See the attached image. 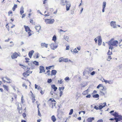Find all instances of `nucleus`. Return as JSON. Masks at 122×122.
Returning a JSON list of instances; mask_svg holds the SVG:
<instances>
[{
    "mask_svg": "<svg viewBox=\"0 0 122 122\" xmlns=\"http://www.w3.org/2000/svg\"><path fill=\"white\" fill-rule=\"evenodd\" d=\"M31 31H28V34L29 35V36H30L31 35V34L30 33V32Z\"/></svg>",
    "mask_w": 122,
    "mask_h": 122,
    "instance_id": "obj_56",
    "label": "nucleus"
},
{
    "mask_svg": "<svg viewBox=\"0 0 122 122\" xmlns=\"http://www.w3.org/2000/svg\"><path fill=\"white\" fill-rule=\"evenodd\" d=\"M56 102L55 101L54 99H53V100L51 102L50 104L52 105V108H53L55 106Z\"/></svg>",
    "mask_w": 122,
    "mask_h": 122,
    "instance_id": "obj_10",
    "label": "nucleus"
},
{
    "mask_svg": "<svg viewBox=\"0 0 122 122\" xmlns=\"http://www.w3.org/2000/svg\"><path fill=\"white\" fill-rule=\"evenodd\" d=\"M5 78L6 79H7V80L8 81H11V80L10 78H8L6 76H5Z\"/></svg>",
    "mask_w": 122,
    "mask_h": 122,
    "instance_id": "obj_53",
    "label": "nucleus"
},
{
    "mask_svg": "<svg viewBox=\"0 0 122 122\" xmlns=\"http://www.w3.org/2000/svg\"><path fill=\"white\" fill-rule=\"evenodd\" d=\"M48 45V44H46L45 43H42L41 44V46L42 48L45 47L47 48Z\"/></svg>",
    "mask_w": 122,
    "mask_h": 122,
    "instance_id": "obj_9",
    "label": "nucleus"
},
{
    "mask_svg": "<svg viewBox=\"0 0 122 122\" xmlns=\"http://www.w3.org/2000/svg\"><path fill=\"white\" fill-rule=\"evenodd\" d=\"M52 120L54 122H55L56 120V119L54 115H53L51 117Z\"/></svg>",
    "mask_w": 122,
    "mask_h": 122,
    "instance_id": "obj_23",
    "label": "nucleus"
},
{
    "mask_svg": "<svg viewBox=\"0 0 122 122\" xmlns=\"http://www.w3.org/2000/svg\"><path fill=\"white\" fill-rule=\"evenodd\" d=\"M46 73H47V75L48 76H50L51 75V74H50V71L49 70L47 71Z\"/></svg>",
    "mask_w": 122,
    "mask_h": 122,
    "instance_id": "obj_48",
    "label": "nucleus"
},
{
    "mask_svg": "<svg viewBox=\"0 0 122 122\" xmlns=\"http://www.w3.org/2000/svg\"><path fill=\"white\" fill-rule=\"evenodd\" d=\"M64 62H66L68 61V59L67 58H63Z\"/></svg>",
    "mask_w": 122,
    "mask_h": 122,
    "instance_id": "obj_40",
    "label": "nucleus"
},
{
    "mask_svg": "<svg viewBox=\"0 0 122 122\" xmlns=\"http://www.w3.org/2000/svg\"><path fill=\"white\" fill-rule=\"evenodd\" d=\"M33 64H35L36 66H38L39 65V62L36 61H34L33 62Z\"/></svg>",
    "mask_w": 122,
    "mask_h": 122,
    "instance_id": "obj_24",
    "label": "nucleus"
},
{
    "mask_svg": "<svg viewBox=\"0 0 122 122\" xmlns=\"http://www.w3.org/2000/svg\"><path fill=\"white\" fill-rule=\"evenodd\" d=\"M112 115L115 117H118L119 115H118V113L116 112H115L114 113H113L112 114Z\"/></svg>",
    "mask_w": 122,
    "mask_h": 122,
    "instance_id": "obj_21",
    "label": "nucleus"
},
{
    "mask_svg": "<svg viewBox=\"0 0 122 122\" xmlns=\"http://www.w3.org/2000/svg\"><path fill=\"white\" fill-rule=\"evenodd\" d=\"M112 39H111L109 41V43H110V44L112 45L113 46H117V44L118 43V41H117L115 40L114 41H112Z\"/></svg>",
    "mask_w": 122,
    "mask_h": 122,
    "instance_id": "obj_2",
    "label": "nucleus"
},
{
    "mask_svg": "<svg viewBox=\"0 0 122 122\" xmlns=\"http://www.w3.org/2000/svg\"><path fill=\"white\" fill-rule=\"evenodd\" d=\"M22 86L23 87H25L26 89L27 88V86L25 84V83H23Z\"/></svg>",
    "mask_w": 122,
    "mask_h": 122,
    "instance_id": "obj_49",
    "label": "nucleus"
},
{
    "mask_svg": "<svg viewBox=\"0 0 122 122\" xmlns=\"http://www.w3.org/2000/svg\"><path fill=\"white\" fill-rule=\"evenodd\" d=\"M54 66L53 65L52 66H50L49 67H46V69L47 70H48L50 69L52 67H54Z\"/></svg>",
    "mask_w": 122,
    "mask_h": 122,
    "instance_id": "obj_32",
    "label": "nucleus"
},
{
    "mask_svg": "<svg viewBox=\"0 0 122 122\" xmlns=\"http://www.w3.org/2000/svg\"><path fill=\"white\" fill-rule=\"evenodd\" d=\"M106 105V102L104 103L101 105H100L99 106V109L100 110L102 109V108L105 107Z\"/></svg>",
    "mask_w": 122,
    "mask_h": 122,
    "instance_id": "obj_11",
    "label": "nucleus"
},
{
    "mask_svg": "<svg viewBox=\"0 0 122 122\" xmlns=\"http://www.w3.org/2000/svg\"><path fill=\"white\" fill-rule=\"evenodd\" d=\"M23 75L25 77H26L27 76L29 75V74H28L26 72H25L23 73Z\"/></svg>",
    "mask_w": 122,
    "mask_h": 122,
    "instance_id": "obj_20",
    "label": "nucleus"
},
{
    "mask_svg": "<svg viewBox=\"0 0 122 122\" xmlns=\"http://www.w3.org/2000/svg\"><path fill=\"white\" fill-rule=\"evenodd\" d=\"M91 97V95L90 94H89L88 95H87L86 97L87 98H90Z\"/></svg>",
    "mask_w": 122,
    "mask_h": 122,
    "instance_id": "obj_60",
    "label": "nucleus"
},
{
    "mask_svg": "<svg viewBox=\"0 0 122 122\" xmlns=\"http://www.w3.org/2000/svg\"><path fill=\"white\" fill-rule=\"evenodd\" d=\"M55 44L54 43H52L50 45L51 48L53 50H54V46Z\"/></svg>",
    "mask_w": 122,
    "mask_h": 122,
    "instance_id": "obj_22",
    "label": "nucleus"
},
{
    "mask_svg": "<svg viewBox=\"0 0 122 122\" xmlns=\"http://www.w3.org/2000/svg\"><path fill=\"white\" fill-rule=\"evenodd\" d=\"M62 94H63L62 91H60V92L59 93L60 97H61V96Z\"/></svg>",
    "mask_w": 122,
    "mask_h": 122,
    "instance_id": "obj_46",
    "label": "nucleus"
},
{
    "mask_svg": "<svg viewBox=\"0 0 122 122\" xmlns=\"http://www.w3.org/2000/svg\"><path fill=\"white\" fill-rule=\"evenodd\" d=\"M24 26L25 30L26 32L31 31V30L30 29V28L28 26H26L25 25H24Z\"/></svg>",
    "mask_w": 122,
    "mask_h": 122,
    "instance_id": "obj_14",
    "label": "nucleus"
},
{
    "mask_svg": "<svg viewBox=\"0 0 122 122\" xmlns=\"http://www.w3.org/2000/svg\"><path fill=\"white\" fill-rule=\"evenodd\" d=\"M64 89V87H59V90L60 91H61V90H63Z\"/></svg>",
    "mask_w": 122,
    "mask_h": 122,
    "instance_id": "obj_45",
    "label": "nucleus"
},
{
    "mask_svg": "<svg viewBox=\"0 0 122 122\" xmlns=\"http://www.w3.org/2000/svg\"><path fill=\"white\" fill-rule=\"evenodd\" d=\"M107 55H110L112 54V51H110V50H109L107 53Z\"/></svg>",
    "mask_w": 122,
    "mask_h": 122,
    "instance_id": "obj_38",
    "label": "nucleus"
},
{
    "mask_svg": "<svg viewBox=\"0 0 122 122\" xmlns=\"http://www.w3.org/2000/svg\"><path fill=\"white\" fill-rule=\"evenodd\" d=\"M20 66H23L24 67H23V69H24L25 70H26V68L27 67V66H24L23 65H21V64H20Z\"/></svg>",
    "mask_w": 122,
    "mask_h": 122,
    "instance_id": "obj_47",
    "label": "nucleus"
},
{
    "mask_svg": "<svg viewBox=\"0 0 122 122\" xmlns=\"http://www.w3.org/2000/svg\"><path fill=\"white\" fill-rule=\"evenodd\" d=\"M17 108V109L19 111V112L20 113V110H21L22 107H19V104H18Z\"/></svg>",
    "mask_w": 122,
    "mask_h": 122,
    "instance_id": "obj_30",
    "label": "nucleus"
},
{
    "mask_svg": "<svg viewBox=\"0 0 122 122\" xmlns=\"http://www.w3.org/2000/svg\"><path fill=\"white\" fill-rule=\"evenodd\" d=\"M39 69L40 71L39 73H41L43 72H45V67L42 66H40Z\"/></svg>",
    "mask_w": 122,
    "mask_h": 122,
    "instance_id": "obj_5",
    "label": "nucleus"
},
{
    "mask_svg": "<svg viewBox=\"0 0 122 122\" xmlns=\"http://www.w3.org/2000/svg\"><path fill=\"white\" fill-rule=\"evenodd\" d=\"M108 83L109 84H112L113 83V81L111 80L108 81Z\"/></svg>",
    "mask_w": 122,
    "mask_h": 122,
    "instance_id": "obj_55",
    "label": "nucleus"
},
{
    "mask_svg": "<svg viewBox=\"0 0 122 122\" xmlns=\"http://www.w3.org/2000/svg\"><path fill=\"white\" fill-rule=\"evenodd\" d=\"M106 3L105 2H103L102 5V7L105 8L106 5Z\"/></svg>",
    "mask_w": 122,
    "mask_h": 122,
    "instance_id": "obj_36",
    "label": "nucleus"
},
{
    "mask_svg": "<svg viewBox=\"0 0 122 122\" xmlns=\"http://www.w3.org/2000/svg\"><path fill=\"white\" fill-rule=\"evenodd\" d=\"M24 8L22 6L20 9V13L21 15L24 12Z\"/></svg>",
    "mask_w": 122,
    "mask_h": 122,
    "instance_id": "obj_19",
    "label": "nucleus"
},
{
    "mask_svg": "<svg viewBox=\"0 0 122 122\" xmlns=\"http://www.w3.org/2000/svg\"><path fill=\"white\" fill-rule=\"evenodd\" d=\"M3 86L4 88L7 91H8V87L6 85H4Z\"/></svg>",
    "mask_w": 122,
    "mask_h": 122,
    "instance_id": "obj_37",
    "label": "nucleus"
},
{
    "mask_svg": "<svg viewBox=\"0 0 122 122\" xmlns=\"http://www.w3.org/2000/svg\"><path fill=\"white\" fill-rule=\"evenodd\" d=\"M35 27L36 30L38 32H39V30H40L41 28V26L39 25L35 26Z\"/></svg>",
    "mask_w": 122,
    "mask_h": 122,
    "instance_id": "obj_15",
    "label": "nucleus"
},
{
    "mask_svg": "<svg viewBox=\"0 0 122 122\" xmlns=\"http://www.w3.org/2000/svg\"><path fill=\"white\" fill-rule=\"evenodd\" d=\"M65 1L66 0H65L64 1L63 0H61V4L62 5H65V3H66L65 2Z\"/></svg>",
    "mask_w": 122,
    "mask_h": 122,
    "instance_id": "obj_25",
    "label": "nucleus"
},
{
    "mask_svg": "<svg viewBox=\"0 0 122 122\" xmlns=\"http://www.w3.org/2000/svg\"><path fill=\"white\" fill-rule=\"evenodd\" d=\"M93 97L94 98H98L99 97V95L98 94H96L94 95Z\"/></svg>",
    "mask_w": 122,
    "mask_h": 122,
    "instance_id": "obj_27",
    "label": "nucleus"
},
{
    "mask_svg": "<svg viewBox=\"0 0 122 122\" xmlns=\"http://www.w3.org/2000/svg\"><path fill=\"white\" fill-rule=\"evenodd\" d=\"M57 72V71L56 70H52L51 71V75H55Z\"/></svg>",
    "mask_w": 122,
    "mask_h": 122,
    "instance_id": "obj_18",
    "label": "nucleus"
},
{
    "mask_svg": "<svg viewBox=\"0 0 122 122\" xmlns=\"http://www.w3.org/2000/svg\"><path fill=\"white\" fill-rule=\"evenodd\" d=\"M98 45L99 46H100L101 45L102 42V40L101 36H98Z\"/></svg>",
    "mask_w": 122,
    "mask_h": 122,
    "instance_id": "obj_8",
    "label": "nucleus"
},
{
    "mask_svg": "<svg viewBox=\"0 0 122 122\" xmlns=\"http://www.w3.org/2000/svg\"><path fill=\"white\" fill-rule=\"evenodd\" d=\"M21 102L22 103H24V99H23V95L21 97Z\"/></svg>",
    "mask_w": 122,
    "mask_h": 122,
    "instance_id": "obj_42",
    "label": "nucleus"
},
{
    "mask_svg": "<svg viewBox=\"0 0 122 122\" xmlns=\"http://www.w3.org/2000/svg\"><path fill=\"white\" fill-rule=\"evenodd\" d=\"M25 59L26 60L25 62L26 63H27L29 62V60H30V59L27 58H25Z\"/></svg>",
    "mask_w": 122,
    "mask_h": 122,
    "instance_id": "obj_44",
    "label": "nucleus"
},
{
    "mask_svg": "<svg viewBox=\"0 0 122 122\" xmlns=\"http://www.w3.org/2000/svg\"><path fill=\"white\" fill-rule=\"evenodd\" d=\"M89 71L91 72L93 70V68L92 67H90L88 68Z\"/></svg>",
    "mask_w": 122,
    "mask_h": 122,
    "instance_id": "obj_51",
    "label": "nucleus"
},
{
    "mask_svg": "<svg viewBox=\"0 0 122 122\" xmlns=\"http://www.w3.org/2000/svg\"><path fill=\"white\" fill-rule=\"evenodd\" d=\"M62 79H61L60 80H58V83H59L60 84H62L63 82V81H62Z\"/></svg>",
    "mask_w": 122,
    "mask_h": 122,
    "instance_id": "obj_35",
    "label": "nucleus"
},
{
    "mask_svg": "<svg viewBox=\"0 0 122 122\" xmlns=\"http://www.w3.org/2000/svg\"><path fill=\"white\" fill-rule=\"evenodd\" d=\"M51 86L52 88L54 89V91L56 92L57 89V87L55 85H52Z\"/></svg>",
    "mask_w": 122,
    "mask_h": 122,
    "instance_id": "obj_16",
    "label": "nucleus"
},
{
    "mask_svg": "<svg viewBox=\"0 0 122 122\" xmlns=\"http://www.w3.org/2000/svg\"><path fill=\"white\" fill-rule=\"evenodd\" d=\"M65 2L66 4V10L68 11L69 10L70 8L71 7V3L70 2L67 1H65Z\"/></svg>",
    "mask_w": 122,
    "mask_h": 122,
    "instance_id": "obj_3",
    "label": "nucleus"
},
{
    "mask_svg": "<svg viewBox=\"0 0 122 122\" xmlns=\"http://www.w3.org/2000/svg\"><path fill=\"white\" fill-rule=\"evenodd\" d=\"M56 36L55 35L53 36V37H52V40L54 41L55 42L56 40Z\"/></svg>",
    "mask_w": 122,
    "mask_h": 122,
    "instance_id": "obj_31",
    "label": "nucleus"
},
{
    "mask_svg": "<svg viewBox=\"0 0 122 122\" xmlns=\"http://www.w3.org/2000/svg\"><path fill=\"white\" fill-rule=\"evenodd\" d=\"M117 117H115V119H116L115 122H118L122 120V116L121 115H119Z\"/></svg>",
    "mask_w": 122,
    "mask_h": 122,
    "instance_id": "obj_4",
    "label": "nucleus"
},
{
    "mask_svg": "<svg viewBox=\"0 0 122 122\" xmlns=\"http://www.w3.org/2000/svg\"><path fill=\"white\" fill-rule=\"evenodd\" d=\"M52 81V80L51 79H48L47 80V82L48 83H50Z\"/></svg>",
    "mask_w": 122,
    "mask_h": 122,
    "instance_id": "obj_43",
    "label": "nucleus"
},
{
    "mask_svg": "<svg viewBox=\"0 0 122 122\" xmlns=\"http://www.w3.org/2000/svg\"><path fill=\"white\" fill-rule=\"evenodd\" d=\"M17 7V5L15 4L14 6L12 8V10L13 11H14L16 8Z\"/></svg>",
    "mask_w": 122,
    "mask_h": 122,
    "instance_id": "obj_29",
    "label": "nucleus"
},
{
    "mask_svg": "<svg viewBox=\"0 0 122 122\" xmlns=\"http://www.w3.org/2000/svg\"><path fill=\"white\" fill-rule=\"evenodd\" d=\"M69 77H66L65 79V81L68 80H69Z\"/></svg>",
    "mask_w": 122,
    "mask_h": 122,
    "instance_id": "obj_58",
    "label": "nucleus"
},
{
    "mask_svg": "<svg viewBox=\"0 0 122 122\" xmlns=\"http://www.w3.org/2000/svg\"><path fill=\"white\" fill-rule=\"evenodd\" d=\"M59 61L60 62L64 61L63 58V57L60 58L59 59Z\"/></svg>",
    "mask_w": 122,
    "mask_h": 122,
    "instance_id": "obj_28",
    "label": "nucleus"
},
{
    "mask_svg": "<svg viewBox=\"0 0 122 122\" xmlns=\"http://www.w3.org/2000/svg\"><path fill=\"white\" fill-rule=\"evenodd\" d=\"M119 102L121 103V105L122 104V98H120L119 100Z\"/></svg>",
    "mask_w": 122,
    "mask_h": 122,
    "instance_id": "obj_50",
    "label": "nucleus"
},
{
    "mask_svg": "<svg viewBox=\"0 0 122 122\" xmlns=\"http://www.w3.org/2000/svg\"><path fill=\"white\" fill-rule=\"evenodd\" d=\"M64 39L66 40V41H68V37L67 36H64Z\"/></svg>",
    "mask_w": 122,
    "mask_h": 122,
    "instance_id": "obj_41",
    "label": "nucleus"
},
{
    "mask_svg": "<svg viewBox=\"0 0 122 122\" xmlns=\"http://www.w3.org/2000/svg\"><path fill=\"white\" fill-rule=\"evenodd\" d=\"M38 115L40 116H41V115L40 113V111H39V109L38 110Z\"/></svg>",
    "mask_w": 122,
    "mask_h": 122,
    "instance_id": "obj_52",
    "label": "nucleus"
},
{
    "mask_svg": "<svg viewBox=\"0 0 122 122\" xmlns=\"http://www.w3.org/2000/svg\"><path fill=\"white\" fill-rule=\"evenodd\" d=\"M19 56L18 54L15 52L14 53H13V55L11 56V57L12 59L16 58Z\"/></svg>",
    "mask_w": 122,
    "mask_h": 122,
    "instance_id": "obj_7",
    "label": "nucleus"
},
{
    "mask_svg": "<svg viewBox=\"0 0 122 122\" xmlns=\"http://www.w3.org/2000/svg\"><path fill=\"white\" fill-rule=\"evenodd\" d=\"M100 92L102 94V95H103V96L105 95V93L104 92H102V91H101Z\"/></svg>",
    "mask_w": 122,
    "mask_h": 122,
    "instance_id": "obj_62",
    "label": "nucleus"
},
{
    "mask_svg": "<svg viewBox=\"0 0 122 122\" xmlns=\"http://www.w3.org/2000/svg\"><path fill=\"white\" fill-rule=\"evenodd\" d=\"M94 119V118L93 117H90L87 119V121L88 122H91Z\"/></svg>",
    "mask_w": 122,
    "mask_h": 122,
    "instance_id": "obj_17",
    "label": "nucleus"
},
{
    "mask_svg": "<svg viewBox=\"0 0 122 122\" xmlns=\"http://www.w3.org/2000/svg\"><path fill=\"white\" fill-rule=\"evenodd\" d=\"M45 22L46 24H52L55 21V20L53 19H48L45 20Z\"/></svg>",
    "mask_w": 122,
    "mask_h": 122,
    "instance_id": "obj_1",
    "label": "nucleus"
},
{
    "mask_svg": "<svg viewBox=\"0 0 122 122\" xmlns=\"http://www.w3.org/2000/svg\"><path fill=\"white\" fill-rule=\"evenodd\" d=\"M108 45H109V49H111V51L112 50V49L113 48V46H112V45H111L110 44V43H108Z\"/></svg>",
    "mask_w": 122,
    "mask_h": 122,
    "instance_id": "obj_26",
    "label": "nucleus"
},
{
    "mask_svg": "<svg viewBox=\"0 0 122 122\" xmlns=\"http://www.w3.org/2000/svg\"><path fill=\"white\" fill-rule=\"evenodd\" d=\"M103 121L102 119H100L98 120L97 122H103Z\"/></svg>",
    "mask_w": 122,
    "mask_h": 122,
    "instance_id": "obj_64",
    "label": "nucleus"
},
{
    "mask_svg": "<svg viewBox=\"0 0 122 122\" xmlns=\"http://www.w3.org/2000/svg\"><path fill=\"white\" fill-rule=\"evenodd\" d=\"M94 108L97 110H98V109H99V108H98V107H97V106H95L94 107Z\"/></svg>",
    "mask_w": 122,
    "mask_h": 122,
    "instance_id": "obj_61",
    "label": "nucleus"
},
{
    "mask_svg": "<svg viewBox=\"0 0 122 122\" xmlns=\"http://www.w3.org/2000/svg\"><path fill=\"white\" fill-rule=\"evenodd\" d=\"M73 112V109H71L70 111V112L69 113V115H71Z\"/></svg>",
    "mask_w": 122,
    "mask_h": 122,
    "instance_id": "obj_33",
    "label": "nucleus"
},
{
    "mask_svg": "<svg viewBox=\"0 0 122 122\" xmlns=\"http://www.w3.org/2000/svg\"><path fill=\"white\" fill-rule=\"evenodd\" d=\"M37 89L38 90H42V88H41V87H40V86H39L37 88Z\"/></svg>",
    "mask_w": 122,
    "mask_h": 122,
    "instance_id": "obj_63",
    "label": "nucleus"
},
{
    "mask_svg": "<svg viewBox=\"0 0 122 122\" xmlns=\"http://www.w3.org/2000/svg\"><path fill=\"white\" fill-rule=\"evenodd\" d=\"M111 59L112 58L111 57V56H108L107 58V60L108 61H110Z\"/></svg>",
    "mask_w": 122,
    "mask_h": 122,
    "instance_id": "obj_39",
    "label": "nucleus"
},
{
    "mask_svg": "<svg viewBox=\"0 0 122 122\" xmlns=\"http://www.w3.org/2000/svg\"><path fill=\"white\" fill-rule=\"evenodd\" d=\"M87 72V71L86 70H84L83 73V75L85 76Z\"/></svg>",
    "mask_w": 122,
    "mask_h": 122,
    "instance_id": "obj_34",
    "label": "nucleus"
},
{
    "mask_svg": "<svg viewBox=\"0 0 122 122\" xmlns=\"http://www.w3.org/2000/svg\"><path fill=\"white\" fill-rule=\"evenodd\" d=\"M41 93V94L43 95L44 94V91H43L41 90V91H40Z\"/></svg>",
    "mask_w": 122,
    "mask_h": 122,
    "instance_id": "obj_59",
    "label": "nucleus"
},
{
    "mask_svg": "<svg viewBox=\"0 0 122 122\" xmlns=\"http://www.w3.org/2000/svg\"><path fill=\"white\" fill-rule=\"evenodd\" d=\"M34 51L33 50H31L28 53V55L29 56V57L31 58V57L33 55V54L34 53Z\"/></svg>",
    "mask_w": 122,
    "mask_h": 122,
    "instance_id": "obj_13",
    "label": "nucleus"
},
{
    "mask_svg": "<svg viewBox=\"0 0 122 122\" xmlns=\"http://www.w3.org/2000/svg\"><path fill=\"white\" fill-rule=\"evenodd\" d=\"M95 71H93L90 73V74L92 75H93L95 74Z\"/></svg>",
    "mask_w": 122,
    "mask_h": 122,
    "instance_id": "obj_54",
    "label": "nucleus"
},
{
    "mask_svg": "<svg viewBox=\"0 0 122 122\" xmlns=\"http://www.w3.org/2000/svg\"><path fill=\"white\" fill-rule=\"evenodd\" d=\"M110 25L113 28H116L117 25L116 23V22L115 21H112L110 23Z\"/></svg>",
    "mask_w": 122,
    "mask_h": 122,
    "instance_id": "obj_6",
    "label": "nucleus"
},
{
    "mask_svg": "<svg viewBox=\"0 0 122 122\" xmlns=\"http://www.w3.org/2000/svg\"><path fill=\"white\" fill-rule=\"evenodd\" d=\"M73 52L75 53H76L78 52V51H77L76 49L75 48L73 50Z\"/></svg>",
    "mask_w": 122,
    "mask_h": 122,
    "instance_id": "obj_57",
    "label": "nucleus"
},
{
    "mask_svg": "<svg viewBox=\"0 0 122 122\" xmlns=\"http://www.w3.org/2000/svg\"><path fill=\"white\" fill-rule=\"evenodd\" d=\"M28 64L29 66H31V68L32 69H34L35 68V66H34V65L33 64L32 61L29 62L28 63Z\"/></svg>",
    "mask_w": 122,
    "mask_h": 122,
    "instance_id": "obj_12",
    "label": "nucleus"
}]
</instances>
